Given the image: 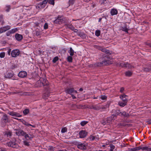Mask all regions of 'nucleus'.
<instances>
[{"mask_svg": "<svg viewBox=\"0 0 151 151\" xmlns=\"http://www.w3.org/2000/svg\"><path fill=\"white\" fill-rule=\"evenodd\" d=\"M9 121V119L8 116L6 114H4L1 119V124L2 127H4Z\"/></svg>", "mask_w": 151, "mask_h": 151, "instance_id": "1", "label": "nucleus"}, {"mask_svg": "<svg viewBox=\"0 0 151 151\" xmlns=\"http://www.w3.org/2000/svg\"><path fill=\"white\" fill-rule=\"evenodd\" d=\"M47 1L48 0H44L38 4L36 6V8L39 9H41L44 8L46 6Z\"/></svg>", "mask_w": 151, "mask_h": 151, "instance_id": "2", "label": "nucleus"}, {"mask_svg": "<svg viewBox=\"0 0 151 151\" xmlns=\"http://www.w3.org/2000/svg\"><path fill=\"white\" fill-rule=\"evenodd\" d=\"M38 83H40L41 84L39 85V86H44L47 85L48 84V82L47 80L45 78H41L40 80H38L37 81Z\"/></svg>", "mask_w": 151, "mask_h": 151, "instance_id": "3", "label": "nucleus"}, {"mask_svg": "<svg viewBox=\"0 0 151 151\" xmlns=\"http://www.w3.org/2000/svg\"><path fill=\"white\" fill-rule=\"evenodd\" d=\"M87 146V144L86 143H81L78 142V143L77 147L81 150H85L86 149Z\"/></svg>", "mask_w": 151, "mask_h": 151, "instance_id": "4", "label": "nucleus"}, {"mask_svg": "<svg viewBox=\"0 0 151 151\" xmlns=\"http://www.w3.org/2000/svg\"><path fill=\"white\" fill-rule=\"evenodd\" d=\"M20 54V51L18 49H15L12 50L11 52L12 56L13 58L16 57L18 56Z\"/></svg>", "mask_w": 151, "mask_h": 151, "instance_id": "5", "label": "nucleus"}, {"mask_svg": "<svg viewBox=\"0 0 151 151\" xmlns=\"http://www.w3.org/2000/svg\"><path fill=\"white\" fill-rule=\"evenodd\" d=\"M65 92L66 93L71 95L73 93L74 94H76L77 93V92L76 90H74L73 88H67L65 89Z\"/></svg>", "mask_w": 151, "mask_h": 151, "instance_id": "6", "label": "nucleus"}, {"mask_svg": "<svg viewBox=\"0 0 151 151\" xmlns=\"http://www.w3.org/2000/svg\"><path fill=\"white\" fill-rule=\"evenodd\" d=\"M115 115L112 114L110 117H108L106 118V121L107 123L110 124L111 122L115 119Z\"/></svg>", "mask_w": 151, "mask_h": 151, "instance_id": "7", "label": "nucleus"}, {"mask_svg": "<svg viewBox=\"0 0 151 151\" xmlns=\"http://www.w3.org/2000/svg\"><path fill=\"white\" fill-rule=\"evenodd\" d=\"M87 134V132L85 130H81L79 133L80 137L83 138L85 137Z\"/></svg>", "mask_w": 151, "mask_h": 151, "instance_id": "8", "label": "nucleus"}, {"mask_svg": "<svg viewBox=\"0 0 151 151\" xmlns=\"http://www.w3.org/2000/svg\"><path fill=\"white\" fill-rule=\"evenodd\" d=\"M120 98L122 100L123 102L127 103L128 97L127 95L124 94H123L120 96Z\"/></svg>", "mask_w": 151, "mask_h": 151, "instance_id": "9", "label": "nucleus"}, {"mask_svg": "<svg viewBox=\"0 0 151 151\" xmlns=\"http://www.w3.org/2000/svg\"><path fill=\"white\" fill-rule=\"evenodd\" d=\"M35 30V35L37 36L40 35L41 34L42 30L40 27L37 26Z\"/></svg>", "mask_w": 151, "mask_h": 151, "instance_id": "10", "label": "nucleus"}, {"mask_svg": "<svg viewBox=\"0 0 151 151\" xmlns=\"http://www.w3.org/2000/svg\"><path fill=\"white\" fill-rule=\"evenodd\" d=\"M6 145L9 147H10L13 148H16L17 145L14 142H9L6 143Z\"/></svg>", "mask_w": 151, "mask_h": 151, "instance_id": "11", "label": "nucleus"}, {"mask_svg": "<svg viewBox=\"0 0 151 151\" xmlns=\"http://www.w3.org/2000/svg\"><path fill=\"white\" fill-rule=\"evenodd\" d=\"M18 76L19 77L23 78L26 77L27 76V73L25 71H21L18 74Z\"/></svg>", "mask_w": 151, "mask_h": 151, "instance_id": "12", "label": "nucleus"}, {"mask_svg": "<svg viewBox=\"0 0 151 151\" xmlns=\"http://www.w3.org/2000/svg\"><path fill=\"white\" fill-rule=\"evenodd\" d=\"M16 134L19 136H24L25 134V132L22 130H17L16 132Z\"/></svg>", "mask_w": 151, "mask_h": 151, "instance_id": "13", "label": "nucleus"}, {"mask_svg": "<svg viewBox=\"0 0 151 151\" xmlns=\"http://www.w3.org/2000/svg\"><path fill=\"white\" fill-rule=\"evenodd\" d=\"M63 21L61 17L60 18L58 17L54 21V22L55 23L60 24L62 23Z\"/></svg>", "mask_w": 151, "mask_h": 151, "instance_id": "14", "label": "nucleus"}, {"mask_svg": "<svg viewBox=\"0 0 151 151\" xmlns=\"http://www.w3.org/2000/svg\"><path fill=\"white\" fill-rule=\"evenodd\" d=\"M15 37L17 40L20 41L23 39V37L22 35L17 33L15 35Z\"/></svg>", "mask_w": 151, "mask_h": 151, "instance_id": "15", "label": "nucleus"}, {"mask_svg": "<svg viewBox=\"0 0 151 151\" xmlns=\"http://www.w3.org/2000/svg\"><path fill=\"white\" fill-rule=\"evenodd\" d=\"M129 27L126 24H125L123 26L121 27V29L122 31L125 32L127 33L129 30Z\"/></svg>", "mask_w": 151, "mask_h": 151, "instance_id": "16", "label": "nucleus"}, {"mask_svg": "<svg viewBox=\"0 0 151 151\" xmlns=\"http://www.w3.org/2000/svg\"><path fill=\"white\" fill-rule=\"evenodd\" d=\"M120 66L122 67H126L128 68L129 64L128 63H126L124 62H122L120 63Z\"/></svg>", "mask_w": 151, "mask_h": 151, "instance_id": "17", "label": "nucleus"}, {"mask_svg": "<svg viewBox=\"0 0 151 151\" xmlns=\"http://www.w3.org/2000/svg\"><path fill=\"white\" fill-rule=\"evenodd\" d=\"M25 138L27 139H29L33 138L34 136L32 134H27L25 132V134L24 135Z\"/></svg>", "mask_w": 151, "mask_h": 151, "instance_id": "18", "label": "nucleus"}, {"mask_svg": "<svg viewBox=\"0 0 151 151\" xmlns=\"http://www.w3.org/2000/svg\"><path fill=\"white\" fill-rule=\"evenodd\" d=\"M110 13L112 16L115 15L117 14L118 11L116 9H112L111 10Z\"/></svg>", "mask_w": 151, "mask_h": 151, "instance_id": "19", "label": "nucleus"}, {"mask_svg": "<svg viewBox=\"0 0 151 151\" xmlns=\"http://www.w3.org/2000/svg\"><path fill=\"white\" fill-rule=\"evenodd\" d=\"M143 70L144 71L148 72L151 70V63L148 66L145 68H143Z\"/></svg>", "mask_w": 151, "mask_h": 151, "instance_id": "20", "label": "nucleus"}, {"mask_svg": "<svg viewBox=\"0 0 151 151\" xmlns=\"http://www.w3.org/2000/svg\"><path fill=\"white\" fill-rule=\"evenodd\" d=\"M78 35L82 38H85L86 37V35L83 32H78Z\"/></svg>", "mask_w": 151, "mask_h": 151, "instance_id": "21", "label": "nucleus"}, {"mask_svg": "<svg viewBox=\"0 0 151 151\" xmlns=\"http://www.w3.org/2000/svg\"><path fill=\"white\" fill-rule=\"evenodd\" d=\"M2 29L3 32H6V31L10 29L11 28V27L10 26L7 25L6 26L2 27Z\"/></svg>", "mask_w": 151, "mask_h": 151, "instance_id": "22", "label": "nucleus"}, {"mask_svg": "<svg viewBox=\"0 0 151 151\" xmlns=\"http://www.w3.org/2000/svg\"><path fill=\"white\" fill-rule=\"evenodd\" d=\"M141 149L142 151L145 150L147 151H151V148H149L147 147H142L140 146V150Z\"/></svg>", "mask_w": 151, "mask_h": 151, "instance_id": "23", "label": "nucleus"}, {"mask_svg": "<svg viewBox=\"0 0 151 151\" xmlns=\"http://www.w3.org/2000/svg\"><path fill=\"white\" fill-rule=\"evenodd\" d=\"M102 63L103 65H107L111 64V62L108 60H103L102 61Z\"/></svg>", "mask_w": 151, "mask_h": 151, "instance_id": "24", "label": "nucleus"}, {"mask_svg": "<svg viewBox=\"0 0 151 151\" xmlns=\"http://www.w3.org/2000/svg\"><path fill=\"white\" fill-rule=\"evenodd\" d=\"M68 52L70 53V55L71 56H72L74 55V52L72 48L70 47V50L68 51Z\"/></svg>", "mask_w": 151, "mask_h": 151, "instance_id": "25", "label": "nucleus"}, {"mask_svg": "<svg viewBox=\"0 0 151 151\" xmlns=\"http://www.w3.org/2000/svg\"><path fill=\"white\" fill-rule=\"evenodd\" d=\"M100 50L102 52H104L106 54H111L110 52L108 50L103 48H101Z\"/></svg>", "mask_w": 151, "mask_h": 151, "instance_id": "26", "label": "nucleus"}, {"mask_svg": "<svg viewBox=\"0 0 151 151\" xmlns=\"http://www.w3.org/2000/svg\"><path fill=\"white\" fill-rule=\"evenodd\" d=\"M23 123L24 125L27 126L28 127H29V126H31L33 128H35V125H32L29 124L27 122H26L25 121H24V122Z\"/></svg>", "mask_w": 151, "mask_h": 151, "instance_id": "27", "label": "nucleus"}, {"mask_svg": "<svg viewBox=\"0 0 151 151\" xmlns=\"http://www.w3.org/2000/svg\"><path fill=\"white\" fill-rule=\"evenodd\" d=\"M118 104L120 106L124 107L127 105V103L124 102H122L121 101H119Z\"/></svg>", "mask_w": 151, "mask_h": 151, "instance_id": "28", "label": "nucleus"}, {"mask_svg": "<svg viewBox=\"0 0 151 151\" xmlns=\"http://www.w3.org/2000/svg\"><path fill=\"white\" fill-rule=\"evenodd\" d=\"M129 116V114L127 113L125 111H124L123 112H121V116L127 117Z\"/></svg>", "mask_w": 151, "mask_h": 151, "instance_id": "29", "label": "nucleus"}, {"mask_svg": "<svg viewBox=\"0 0 151 151\" xmlns=\"http://www.w3.org/2000/svg\"><path fill=\"white\" fill-rule=\"evenodd\" d=\"M95 66L100 67L103 66L102 62L97 63L95 64Z\"/></svg>", "mask_w": 151, "mask_h": 151, "instance_id": "30", "label": "nucleus"}, {"mask_svg": "<svg viewBox=\"0 0 151 151\" xmlns=\"http://www.w3.org/2000/svg\"><path fill=\"white\" fill-rule=\"evenodd\" d=\"M132 73L129 71H127L125 73V74L126 76H131L132 75Z\"/></svg>", "mask_w": 151, "mask_h": 151, "instance_id": "31", "label": "nucleus"}, {"mask_svg": "<svg viewBox=\"0 0 151 151\" xmlns=\"http://www.w3.org/2000/svg\"><path fill=\"white\" fill-rule=\"evenodd\" d=\"M18 29L17 28H14L10 30V31L12 34H13L17 31Z\"/></svg>", "mask_w": 151, "mask_h": 151, "instance_id": "32", "label": "nucleus"}, {"mask_svg": "<svg viewBox=\"0 0 151 151\" xmlns=\"http://www.w3.org/2000/svg\"><path fill=\"white\" fill-rule=\"evenodd\" d=\"M101 33V31L99 30H97L95 31V35L97 37L100 36Z\"/></svg>", "mask_w": 151, "mask_h": 151, "instance_id": "33", "label": "nucleus"}, {"mask_svg": "<svg viewBox=\"0 0 151 151\" xmlns=\"http://www.w3.org/2000/svg\"><path fill=\"white\" fill-rule=\"evenodd\" d=\"M88 122L87 121H82L81 122L80 124L81 125V126H84Z\"/></svg>", "mask_w": 151, "mask_h": 151, "instance_id": "34", "label": "nucleus"}, {"mask_svg": "<svg viewBox=\"0 0 151 151\" xmlns=\"http://www.w3.org/2000/svg\"><path fill=\"white\" fill-rule=\"evenodd\" d=\"M139 150H140V146L132 149V151H136Z\"/></svg>", "mask_w": 151, "mask_h": 151, "instance_id": "35", "label": "nucleus"}, {"mask_svg": "<svg viewBox=\"0 0 151 151\" xmlns=\"http://www.w3.org/2000/svg\"><path fill=\"white\" fill-rule=\"evenodd\" d=\"M29 109H25L23 111V113L24 115H26L29 112Z\"/></svg>", "mask_w": 151, "mask_h": 151, "instance_id": "36", "label": "nucleus"}, {"mask_svg": "<svg viewBox=\"0 0 151 151\" xmlns=\"http://www.w3.org/2000/svg\"><path fill=\"white\" fill-rule=\"evenodd\" d=\"M73 58L72 56H69L67 58L68 61L69 62H71L72 61Z\"/></svg>", "mask_w": 151, "mask_h": 151, "instance_id": "37", "label": "nucleus"}, {"mask_svg": "<svg viewBox=\"0 0 151 151\" xmlns=\"http://www.w3.org/2000/svg\"><path fill=\"white\" fill-rule=\"evenodd\" d=\"M76 0H69V4L70 5H73L75 2Z\"/></svg>", "mask_w": 151, "mask_h": 151, "instance_id": "38", "label": "nucleus"}, {"mask_svg": "<svg viewBox=\"0 0 151 151\" xmlns=\"http://www.w3.org/2000/svg\"><path fill=\"white\" fill-rule=\"evenodd\" d=\"M67 129L66 127H64L62 128L61 130V132L62 133H65L67 131Z\"/></svg>", "mask_w": 151, "mask_h": 151, "instance_id": "39", "label": "nucleus"}, {"mask_svg": "<svg viewBox=\"0 0 151 151\" xmlns=\"http://www.w3.org/2000/svg\"><path fill=\"white\" fill-rule=\"evenodd\" d=\"M5 55V53L4 52H2L0 53V57L1 58H3Z\"/></svg>", "mask_w": 151, "mask_h": 151, "instance_id": "40", "label": "nucleus"}, {"mask_svg": "<svg viewBox=\"0 0 151 151\" xmlns=\"http://www.w3.org/2000/svg\"><path fill=\"white\" fill-rule=\"evenodd\" d=\"M114 114L116 115L115 118H116V116L117 115H119L120 116H121V112H120L119 111H118L116 112V114Z\"/></svg>", "mask_w": 151, "mask_h": 151, "instance_id": "41", "label": "nucleus"}, {"mask_svg": "<svg viewBox=\"0 0 151 151\" xmlns=\"http://www.w3.org/2000/svg\"><path fill=\"white\" fill-rule=\"evenodd\" d=\"M107 108V105H106V106H102V107H100L99 108L96 109L98 110L100 109H105Z\"/></svg>", "mask_w": 151, "mask_h": 151, "instance_id": "42", "label": "nucleus"}, {"mask_svg": "<svg viewBox=\"0 0 151 151\" xmlns=\"http://www.w3.org/2000/svg\"><path fill=\"white\" fill-rule=\"evenodd\" d=\"M58 60V57H55L52 60V62L54 63H55Z\"/></svg>", "mask_w": 151, "mask_h": 151, "instance_id": "43", "label": "nucleus"}, {"mask_svg": "<svg viewBox=\"0 0 151 151\" xmlns=\"http://www.w3.org/2000/svg\"><path fill=\"white\" fill-rule=\"evenodd\" d=\"M14 116L17 117H21L22 116V115H21L19 114L18 113L15 112Z\"/></svg>", "mask_w": 151, "mask_h": 151, "instance_id": "44", "label": "nucleus"}, {"mask_svg": "<svg viewBox=\"0 0 151 151\" xmlns=\"http://www.w3.org/2000/svg\"><path fill=\"white\" fill-rule=\"evenodd\" d=\"M11 34L12 33L10 30L7 32L6 33V35L7 36H11Z\"/></svg>", "mask_w": 151, "mask_h": 151, "instance_id": "45", "label": "nucleus"}, {"mask_svg": "<svg viewBox=\"0 0 151 151\" xmlns=\"http://www.w3.org/2000/svg\"><path fill=\"white\" fill-rule=\"evenodd\" d=\"M48 28V24L47 23H45L44 26V29H47Z\"/></svg>", "mask_w": 151, "mask_h": 151, "instance_id": "46", "label": "nucleus"}, {"mask_svg": "<svg viewBox=\"0 0 151 151\" xmlns=\"http://www.w3.org/2000/svg\"><path fill=\"white\" fill-rule=\"evenodd\" d=\"M49 4H50L52 5H54V4H55L54 0H50L49 1Z\"/></svg>", "mask_w": 151, "mask_h": 151, "instance_id": "47", "label": "nucleus"}, {"mask_svg": "<svg viewBox=\"0 0 151 151\" xmlns=\"http://www.w3.org/2000/svg\"><path fill=\"white\" fill-rule=\"evenodd\" d=\"M0 18L1 19V20H0V22H1V25H3L4 24L5 22L3 19L2 17H0Z\"/></svg>", "mask_w": 151, "mask_h": 151, "instance_id": "48", "label": "nucleus"}, {"mask_svg": "<svg viewBox=\"0 0 151 151\" xmlns=\"http://www.w3.org/2000/svg\"><path fill=\"white\" fill-rule=\"evenodd\" d=\"M10 9V6H7L6 7V11L9 12Z\"/></svg>", "mask_w": 151, "mask_h": 151, "instance_id": "49", "label": "nucleus"}, {"mask_svg": "<svg viewBox=\"0 0 151 151\" xmlns=\"http://www.w3.org/2000/svg\"><path fill=\"white\" fill-rule=\"evenodd\" d=\"M68 27L70 28L72 30H73L74 29V27L72 25H68Z\"/></svg>", "mask_w": 151, "mask_h": 151, "instance_id": "50", "label": "nucleus"}, {"mask_svg": "<svg viewBox=\"0 0 151 151\" xmlns=\"http://www.w3.org/2000/svg\"><path fill=\"white\" fill-rule=\"evenodd\" d=\"M107 97L105 96H102L101 97V99L102 100H104L106 99Z\"/></svg>", "mask_w": 151, "mask_h": 151, "instance_id": "51", "label": "nucleus"}, {"mask_svg": "<svg viewBox=\"0 0 151 151\" xmlns=\"http://www.w3.org/2000/svg\"><path fill=\"white\" fill-rule=\"evenodd\" d=\"M90 139L91 140H94L95 139V137L93 135H91L90 137Z\"/></svg>", "mask_w": 151, "mask_h": 151, "instance_id": "52", "label": "nucleus"}, {"mask_svg": "<svg viewBox=\"0 0 151 151\" xmlns=\"http://www.w3.org/2000/svg\"><path fill=\"white\" fill-rule=\"evenodd\" d=\"M15 113V112H9V114L10 115L14 116Z\"/></svg>", "mask_w": 151, "mask_h": 151, "instance_id": "53", "label": "nucleus"}, {"mask_svg": "<svg viewBox=\"0 0 151 151\" xmlns=\"http://www.w3.org/2000/svg\"><path fill=\"white\" fill-rule=\"evenodd\" d=\"M24 145L27 146H29V142H27V141H24Z\"/></svg>", "mask_w": 151, "mask_h": 151, "instance_id": "54", "label": "nucleus"}, {"mask_svg": "<svg viewBox=\"0 0 151 151\" xmlns=\"http://www.w3.org/2000/svg\"><path fill=\"white\" fill-rule=\"evenodd\" d=\"M124 90V87H122L121 88L120 92L121 93H123Z\"/></svg>", "mask_w": 151, "mask_h": 151, "instance_id": "55", "label": "nucleus"}, {"mask_svg": "<svg viewBox=\"0 0 151 151\" xmlns=\"http://www.w3.org/2000/svg\"><path fill=\"white\" fill-rule=\"evenodd\" d=\"M106 0H102L101 1V4H106L105 2L106 1Z\"/></svg>", "mask_w": 151, "mask_h": 151, "instance_id": "56", "label": "nucleus"}, {"mask_svg": "<svg viewBox=\"0 0 151 151\" xmlns=\"http://www.w3.org/2000/svg\"><path fill=\"white\" fill-rule=\"evenodd\" d=\"M7 135L8 137H10L12 135V133L10 132H7Z\"/></svg>", "mask_w": 151, "mask_h": 151, "instance_id": "57", "label": "nucleus"}, {"mask_svg": "<svg viewBox=\"0 0 151 151\" xmlns=\"http://www.w3.org/2000/svg\"><path fill=\"white\" fill-rule=\"evenodd\" d=\"M11 50L10 49H9V50L8 51V54L9 55H10V53L11 52Z\"/></svg>", "mask_w": 151, "mask_h": 151, "instance_id": "58", "label": "nucleus"}, {"mask_svg": "<svg viewBox=\"0 0 151 151\" xmlns=\"http://www.w3.org/2000/svg\"><path fill=\"white\" fill-rule=\"evenodd\" d=\"M102 123L103 124V125H104L105 124H106V123H107V122H106V121L105 122H104V121H102Z\"/></svg>", "mask_w": 151, "mask_h": 151, "instance_id": "59", "label": "nucleus"}, {"mask_svg": "<svg viewBox=\"0 0 151 151\" xmlns=\"http://www.w3.org/2000/svg\"><path fill=\"white\" fill-rule=\"evenodd\" d=\"M3 33V31L2 28V27L0 28V34Z\"/></svg>", "mask_w": 151, "mask_h": 151, "instance_id": "60", "label": "nucleus"}, {"mask_svg": "<svg viewBox=\"0 0 151 151\" xmlns=\"http://www.w3.org/2000/svg\"><path fill=\"white\" fill-rule=\"evenodd\" d=\"M71 95L73 99H76V97L73 94H71Z\"/></svg>", "mask_w": 151, "mask_h": 151, "instance_id": "61", "label": "nucleus"}, {"mask_svg": "<svg viewBox=\"0 0 151 151\" xmlns=\"http://www.w3.org/2000/svg\"><path fill=\"white\" fill-rule=\"evenodd\" d=\"M9 77L10 78H11L13 76V74L12 73H9Z\"/></svg>", "mask_w": 151, "mask_h": 151, "instance_id": "62", "label": "nucleus"}, {"mask_svg": "<svg viewBox=\"0 0 151 151\" xmlns=\"http://www.w3.org/2000/svg\"><path fill=\"white\" fill-rule=\"evenodd\" d=\"M132 67H133V66H132V65L129 64V66L128 68L130 69Z\"/></svg>", "mask_w": 151, "mask_h": 151, "instance_id": "63", "label": "nucleus"}, {"mask_svg": "<svg viewBox=\"0 0 151 151\" xmlns=\"http://www.w3.org/2000/svg\"><path fill=\"white\" fill-rule=\"evenodd\" d=\"M74 30V32H77L78 31V30L77 29H75L74 28V29L73 30Z\"/></svg>", "mask_w": 151, "mask_h": 151, "instance_id": "64", "label": "nucleus"}]
</instances>
